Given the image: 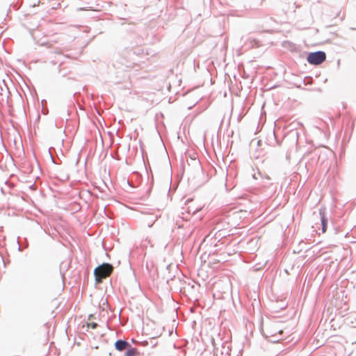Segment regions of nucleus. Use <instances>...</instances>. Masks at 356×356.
Here are the masks:
<instances>
[{
  "mask_svg": "<svg viewBox=\"0 0 356 356\" xmlns=\"http://www.w3.org/2000/svg\"><path fill=\"white\" fill-rule=\"evenodd\" d=\"M88 326L91 327L92 329H95L97 327V323H88Z\"/></svg>",
  "mask_w": 356,
  "mask_h": 356,
  "instance_id": "9b49d317",
  "label": "nucleus"
},
{
  "mask_svg": "<svg viewBox=\"0 0 356 356\" xmlns=\"http://www.w3.org/2000/svg\"><path fill=\"white\" fill-rule=\"evenodd\" d=\"M326 59V54L324 51H316L309 54L307 61L312 65H318L323 63Z\"/></svg>",
  "mask_w": 356,
  "mask_h": 356,
  "instance_id": "f03ea898",
  "label": "nucleus"
},
{
  "mask_svg": "<svg viewBox=\"0 0 356 356\" xmlns=\"http://www.w3.org/2000/svg\"><path fill=\"white\" fill-rule=\"evenodd\" d=\"M283 330L278 327L277 325H271L266 329V335L268 337H273L272 341L278 342L281 340L280 338L277 337L278 334H282Z\"/></svg>",
  "mask_w": 356,
  "mask_h": 356,
  "instance_id": "20e7f679",
  "label": "nucleus"
},
{
  "mask_svg": "<svg viewBox=\"0 0 356 356\" xmlns=\"http://www.w3.org/2000/svg\"><path fill=\"white\" fill-rule=\"evenodd\" d=\"M250 42H251L252 46L253 47H260L259 41L256 40V39L251 40Z\"/></svg>",
  "mask_w": 356,
  "mask_h": 356,
  "instance_id": "9d476101",
  "label": "nucleus"
},
{
  "mask_svg": "<svg viewBox=\"0 0 356 356\" xmlns=\"http://www.w3.org/2000/svg\"><path fill=\"white\" fill-rule=\"evenodd\" d=\"M328 309H331V312H333V308L332 307V308L329 307Z\"/></svg>",
  "mask_w": 356,
  "mask_h": 356,
  "instance_id": "f8f14e48",
  "label": "nucleus"
},
{
  "mask_svg": "<svg viewBox=\"0 0 356 356\" xmlns=\"http://www.w3.org/2000/svg\"><path fill=\"white\" fill-rule=\"evenodd\" d=\"M113 270V268L112 265L108 263H104L99 266L94 270L96 281L97 282H101L103 279L109 277Z\"/></svg>",
  "mask_w": 356,
  "mask_h": 356,
  "instance_id": "f257e3e1",
  "label": "nucleus"
},
{
  "mask_svg": "<svg viewBox=\"0 0 356 356\" xmlns=\"http://www.w3.org/2000/svg\"><path fill=\"white\" fill-rule=\"evenodd\" d=\"M333 307L335 308L334 314L342 316L348 309L347 302L343 297L336 298L332 302Z\"/></svg>",
  "mask_w": 356,
  "mask_h": 356,
  "instance_id": "7ed1b4c3",
  "label": "nucleus"
},
{
  "mask_svg": "<svg viewBox=\"0 0 356 356\" xmlns=\"http://www.w3.org/2000/svg\"><path fill=\"white\" fill-rule=\"evenodd\" d=\"M193 204V201H190L188 202V212L189 213H195V212H197L198 210L200 209V208H196V209H191V204Z\"/></svg>",
  "mask_w": 356,
  "mask_h": 356,
  "instance_id": "6e6552de",
  "label": "nucleus"
},
{
  "mask_svg": "<svg viewBox=\"0 0 356 356\" xmlns=\"http://www.w3.org/2000/svg\"><path fill=\"white\" fill-rule=\"evenodd\" d=\"M115 348L120 351L128 348L130 346L128 342L122 340H118L115 343Z\"/></svg>",
  "mask_w": 356,
  "mask_h": 356,
  "instance_id": "423d86ee",
  "label": "nucleus"
},
{
  "mask_svg": "<svg viewBox=\"0 0 356 356\" xmlns=\"http://www.w3.org/2000/svg\"><path fill=\"white\" fill-rule=\"evenodd\" d=\"M328 16L331 19L337 18L340 21H343L345 17V15L343 13H341V10L339 8L331 10L329 12Z\"/></svg>",
  "mask_w": 356,
  "mask_h": 356,
  "instance_id": "39448f33",
  "label": "nucleus"
},
{
  "mask_svg": "<svg viewBox=\"0 0 356 356\" xmlns=\"http://www.w3.org/2000/svg\"><path fill=\"white\" fill-rule=\"evenodd\" d=\"M139 352L136 348H130L127 350L126 353V356H138Z\"/></svg>",
  "mask_w": 356,
  "mask_h": 356,
  "instance_id": "0eeeda50",
  "label": "nucleus"
},
{
  "mask_svg": "<svg viewBox=\"0 0 356 356\" xmlns=\"http://www.w3.org/2000/svg\"><path fill=\"white\" fill-rule=\"evenodd\" d=\"M321 222H322V225H323V232H325L326 225H327V220L324 215L321 216Z\"/></svg>",
  "mask_w": 356,
  "mask_h": 356,
  "instance_id": "1a4fd4ad",
  "label": "nucleus"
}]
</instances>
